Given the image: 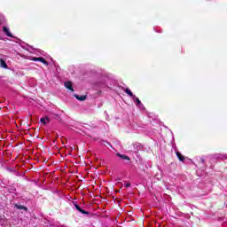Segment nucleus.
I'll return each mask as SVG.
<instances>
[{"mask_svg":"<svg viewBox=\"0 0 227 227\" xmlns=\"http://www.w3.org/2000/svg\"><path fill=\"white\" fill-rule=\"evenodd\" d=\"M74 207L76 208V210H78V212H81V214H83L85 215H90V212L82 209V207H79V204L73 202Z\"/></svg>","mask_w":227,"mask_h":227,"instance_id":"obj_1","label":"nucleus"},{"mask_svg":"<svg viewBox=\"0 0 227 227\" xmlns=\"http://www.w3.org/2000/svg\"><path fill=\"white\" fill-rule=\"evenodd\" d=\"M33 61H40L41 63H43V65H45L47 67V65H49V62H47V60H45V59L39 57V58H33Z\"/></svg>","mask_w":227,"mask_h":227,"instance_id":"obj_3","label":"nucleus"},{"mask_svg":"<svg viewBox=\"0 0 227 227\" xmlns=\"http://www.w3.org/2000/svg\"><path fill=\"white\" fill-rule=\"evenodd\" d=\"M74 97L77 100H79L80 102H84V100H86V98H88V96L83 95V96H79L77 94H74Z\"/></svg>","mask_w":227,"mask_h":227,"instance_id":"obj_6","label":"nucleus"},{"mask_svg":"<svg viewBox=\"0 0 227 227\" xmlns=\"http://www.w3.org/2000/svg\"><path fill=\"white\" fill-rule=\"evenodd\" d=\"M14 207L15 208H18V210H25L26 212H27V208L26 207V206L15 204Z\"/></svg>","mask_w":227,"mask_h":227,"instance_id":"obj_7","label":"nucleus"},{"mask_svg":"<svg viewBox=\"0 0 227 227\" xmlns=\"http://www.w3.org/2000/svg\"><path fill=\"white\" fill-rule=\"evenodd\" d=\"M136 100L137 106H141V100H139V98H134L133 100Z\"/></svg>","mask_w":227,"mask_h":227,"instance_id":"obj_12","label":"nucleus"},{"mask_svg":"<svg viewBox=\"0 0 227 227\" xmlns=\"http://www.w3.org/2000/svg\"><path fill=\"white\" fill-rule=\"evenodd\" d=\"M117 157H120L121 160H127V162H130V157L127 156V154H121L120 153H116Z\"/></svg>","mask_w":227,"mask_h":227,"instance_id":"obj_4","label":"nucleus"},{"mask_svg":"<svg viewBox=\"0 0 227 227\" xmlns=\"http://www.w3.org/2000/svg\"><path fill=\"white\" fill-rule=\"evenodd\" d=\"M3 31L6 36H9V38H13V34L10 32V28L8 27H3Z\"/></svg>","mask_w":227,"mask_h":227,"instance_id":"obj_2","label":"nucleus"},{"mask_svg":"<svg viewBox=\"0 0 227 227\" xmlns=\"http://www.w3.org/2000/svg\"><path fill=\"white\" fill-rule=\"evenodd\" d=\"M176 157L179 159V160H181V162H184V160H185V157L182 155L180 152H176Z\"/></svg>","mask_w":227,"mask_h":227,"instance_id":"obj_8","label":"nucleus"},{"mask_svg":"<svg viewBox=\"0 0 227 227\" xmlns=\"http://www.w3.org/2000/svg\"><path fill=\"white\" fill-rule=\"evenodd\" d=\"M0 67L2 68H8V65L6 64V61H4V59H0Z\"/></svg>","mask_w":227,"mask_h":227,"instance_id":"obj_9","label":"nucleus"},{"mask_svg":"<svg viewBox=\"0 0 227 227\" xmlns=\"http://www.w3.org/2000/svg\"><path fill=\"white\" fill-rule=\"evenodd\" d=\"M65 88L69 90L70 91H74V85H72V82H66L64 83Z\"/></svg>","mask_w":227,"mask_h":227,"instance_id":"obj_5","label":"nucleus"},{"mask_svg":"<svg viewBox=\"0 0 227 227\" xmlns=\"http://www.w3.org/2000/svg\"><path fill=\"white\" fill-rule=\"evenodd\" d=\"M45 121H51V120H49V117L41 118V123H43V125H47V122Z\"/></svg>","mask_w":227,"mask_h":227,"instance_id":"obj_11","label":"nucleus"},{"mask_svg":"<svg viewBox=\"0 0 227 227\" xmlns=\"http://www.w3.org/2000/svg\"><path fill=\"white\" fill-rule=\"evenodd\" d=\"M126 187H130V183L125 184Z\"/></svg>","mask_w":227,"mask_h":227,"instance_id":"obj_13","label":"nucleus"},{"mask_svg":"<svg viewBox=\"0 0 227 227\" xmlns=\"http://www.w3.org/2000/svg\"><path fill=\"white\" fill-rule=\"evenodd\" d=\"M125 93H127V95H129V97H131V98H136V95H134V94L132 93V91L129 90V88H127V89L125 90Z\"/></svg>","mask_w":227,"mask_h":227,"instance_id":"obj_10","label":"nucleus"}]
</instances>
